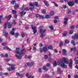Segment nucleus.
Masks as SVG:
<instances>
[{"label":"nucleus","mask_w":78,"mask_h":78,"mask_svg":"<svg viewBox=\"0 0 78 78\" xmlns=\"http://www.w3.org/2000/svg\"><path fill=\"white\" fill-rule=\"evenodd\" d=\"M43 2L45 4V5L46 6L48 7L49 6V5L48 4V2H47L45 0H44Z\"/></svg>","instance_id":"nucleus-13"},{"label":"nucleus","mask_w":78,"mask_h":78,"mask_svg":"<svg viewBox=\"0 0 78 78\" xmlns=\"http://www.w3.org/2000/svg\"><path fill=\"white\" fill-rule=\"evenodd\" d=\"M40 51L41 53H42L43 51V50H42V48H41L40 49Z\"/></svg>","instance_id":"nucleus-51"},{"label":"nucleus","mask_w":78,"mask_h":78,"mask_svg":"<svg viewBox=\"0 0 78 78\" xmlns=\"http://www.w3.org/2000/svg\"><path fill=\"white\" fill-rule=\"evenodd\" d=\"M73 30H70L69 32V34H73Z\"/></svg>","instance_id":"nucleus-32"},{"label":"nucleus","mask_w":78,"mask_h":78,"mask_svg":"<svg viewBox=\"0 0 78 78\" xmlns=\"http://www.w3.org/2000/svg\"><path fill=\"white\" fill-rule=\"evenodd\" d=\"M40 34V37H41V38H43V37H44L45 36L44 34Z\"/></svg>","instance_id":"nucleus-21"},{"label":"nucleus","mask_w":78,"mask_h":78,"mask_svg":"<svg viewBox=\"0 0 78 78\" xmlns=\"http://www.w3.org/2000/svg\"><path fill=\"white\" fill-rule=\"evenodd\" d=\"M33 64H34V63L33 62H32L30 64V66H32Z\"/></svg>","instance_id":"nucleus-56"},{"label":"nucleus","mask_w":78,"mask_h":78,"mask_svg":"<svg viewBox=\"0 0 78 78\" xmlns=\"http://www.w3.org/2000/svg\"><path fill=\"white\" fill-rule=\"evenodd\" d=\"M19 5H17L14 6V8L15 9H17V8H19Z\"/></svg>","instance_id":"nucleus-27"},{"label":"nucleus","mask_w":78,"mask_h":78,"mask_svg":"<svg viewBox=\"0 0 78 78\" xmlns=\"http://www.w3.org/2000/svg\"><path fill=\"white\" fill-rule=\"evenodd\" d=\"M39 16H40V15H39V14H36V17H39Z\"/></svg>","instance_id":"nucleus-59"},{"label":"nucleus","mask_w":78,"mask_h":78,"mask_svg":"<svg viewBox=\"0 0 78 78\" xmlns=\"http://www.w3.org/2000/svg\"><path fill=\"white\" fill-rule=\"evenodd\" d=\"M70 62L69 63V66L71 69H72V64H73V60H72V59H70Z\"/></svg>","instance_id":"nucleus-7"},{"label":"nucleus","mask_w":78,"mask_h":78,"mask_svg":"<svg viewBox=\"0 0 78 78\" xmlns=\"http://www.w3.org/2000/svg\"><path fill=\"white\" fill-rule=\"evenodd\" d=\"M4 33H5V37H8V32H4Z\"/></svg>","instance_id":"nucleus-18"},{"label":"nucleus","mask_w":78,"mask_h":78,"mask_svg":"<svg viewBox=\"0 0 78 78\" xmlns=\"http://www.w3.org/2000/svg\"><path fill=\"white\" fill-rule=\"evenodd\" d=\"M54 11H52L51 12V13H50V16H53L54 15Z\"/></svg>","instance_id":"nucleus-26"},{"label":"nucleus","mask_w":78,"mask_h":78,"mask_svg":"<svg viewBox=\"0 0 78 78\" xmlns=\"http://www.w3.org/2000/svg\"><path fill=\"white\" fill-rule=\"evenodd\" d=\"M24 10L25 11H29V9L27 7L24 9Z\"/></svg>","instance_id":"nucleus-37"},{"label":"nucleus","mask_w":78,"mask_h":78,"mask_svg":"<svg viewBox=\"0 0 78 78\" xmlns=\"http://www.w3.org/2000/svg\"><path fill=\"white\" fill-rule=\"evenodd\" d=\"M52 60V58H48V61L49 62H51V61Z\"/></svg>","instance_id":"nucleus-48"},{"label":"nucleus","mask_w":78,"mask_h":78,"mask_svg":"<svg viewBox=\"0 0 78 78\" xmlns=\"http://www.w3.org/2000/svg\"><path fill=\"white\" fill-rule=\"evenodd\" d=\"M62 45H63V43H62V42L61 41L59 44V45L60 47H61V46H62Z\"/></svg>","instance_id":"nucleus-38"},{"label":"nucleus","mask_w":78,"mask_h":78,"mask_svg":"<svg viewBox=\"0 0 78 78\" xmlns=\"http://www.w3.org/2000/svg\"><path fill=\"white\" fill-rule=\"evenodd\" d=\"M74 2L75 3H78V0H75Z\"/></svg>","instance_id":"nucleus-55"},{"label":"nucleus","mask_w":78,"mask_h":78,"mask_svg":"<svg viewBox=\"0 0 78 78\" xmlns=\"http://www.w3.org/2000/svg\"><path fill=\"white\" fill-rule=\"evenodd\" d=\"M47 45H45V47H44V48H43V51L44 52H46L47 51Z\"/></svg>","instance_id":"nucleus-12"},{"label":"nucleus","mask_w":78,"mask_h":78,"mask_svg":"<svg viewBox=\"0 0 78 78\" xmlns=\"http://www.w3.org/2000/svg\"><path fill=\"white\" fill-rule=\"evenodd\" d=\"M21 36L22 37H23L25 36V33H23L21 34Z\"/></svg>","instance_id":"nucleus-47"},{"label":"nucleus","mask_w":78,"mask_h":78,"mask_svg":"<svg viewBox=\"0 0 78 78\" xmlns=\"http://www.w3.org/2000/svg\"><path fill=\"white\" fill-rule=\"evenodd\" d=\"M4 75H8V73H4Z\"/></svg>","instance_id":"nucleus-62"},{"label":"nucleus","mask_w":78,"mask_h":78,"mask_svg":"<svg viewBox=\"0 0 78 78\" xmlns=\"http://www.w3.org/2000/svg\"><path fill=\"white\" fill-rule=\"evenodd\" d=\"M39 29L40 30V34H44L45 32L46 31V30H43L44 29V27L42 26H40L39 27Z\"/></svg>","instance_id":"nucleus-3"},{"label":"nucleus","mask_w":78,"mask_h":78,"mask_svg":"<svg viewBox=\"0 0 78 78\" xmlns=\"http://www.w3.org/2000/svg\"><path fill=\"white\" fill-rule=\"evenodd\" d=\"M31 27L32 28V30H34L33 32H34V34H35L37 32V30H36V27L34 26L33 25H31Z\"/></svg>","instance_id":"nucleus-4"},{"label":"nucleus","mask_w":78,"mask_h":78,"mask_svg":"<svg viewBox=\"0 0 78 78\" xmlns=\"http://www.w3.org/2000/svg\"><path fill=\"white\" fill-rule=\"evenodd\" d=\"M75 64H78V60L76 61L75 62Z\"/></svg>","instance_id":"nucleus-61"},{"label":"nucleus","mask_w":78,"mask_h":78,"mask_svg":"<svg viewBox=\"0 0 78 78\" xmlns=\"http://www.w3.org/2000/svg\"><path fill=\"white\" fill-rule=\"evenodd\" d=\"M53 65L54 66H57V63H56V62L55 61L53 62Z\"/></svg>","instance_id":"nucleus-25"},{"label":"nucleus","mask_w":78,"mask_h":78,"mask_svg":"<svg viewBox=\"0 0 78 78\" xmlns=\"http://www.w3.org/2000/svg\"><path fill=\"white\" fill-rule=\"evenodd\" d=\"M34 7H31L30 8V11H33V8H34Z\"/></svg>","instance_id":"nucleus-60"},{"label":"nucleus","mask_w":78,"mask_h":78,"mask_svg":"<svg viewBox=\"0 0 78 78\" xmlns=\"http://www.w3.org/2000/svg\"><path fill=\"white\" fill-rule=\"evenodd\" d=\"M19 33H16L15 34V36L16 37H18V36H19Z\"/></svg>","instance_id":"nucleus-23"},{"label":"nucleus","mask_w":78,"mask_h":78,"mask_svg":"<svg viewBox=\"0 0 78 78\" xmlns=\"http://www.w3.org/2000/svg\"><path fill=\"white\" fill-rule=\"evenodd\" d=\"M71 43L72 44H73V45H75V42L74 41H72Z\"/></svg>","instance_id":"nucleus-28"},{"label":"nucleus","mask_w":78,"mask_h":78,"mask_svg":"<svg viewBox=\"0 0 78 78\" xmlns=\"http://www.w3.org/2000/svg\"><path fill=\"white\" fill-rule=\"evenodd\" d=\"M68 4L69 6H73L74 5V3L73 2H68Z\"/></svg>","instance_id":"nucleus-11"},{"label":"nucleus","mask_w":78,"mask_h":78,"mask_svg":"<svg viewBox=\"0 0 78 78\" xmlns=\"http://www.w3.org/2000/svg\"><path fill=\"white\" fill-rule=\"evenodd\" d=\"M67 34V33H63V36H66V35Z\"/></svg>","instance_id":"nucleus-49"},{"label":"nucleus","mask_w":78,"mask_h":78,"mask_svg":"<svg viewBox=\"0 0 78 78\" xmlns=\"http://www.w3.org/2000/svg\"><path fill=\"white\" fill-rule=\"evenodd\" d=\"M65 21L64 23V25H67V21H68V18L65 17L64 18Z\"/></svg>","instance_id":"nucleus-10"},{"label":"nucleus","mask_w":78,"mask_h":78,"mask_svg":"<svg viewBox=\"0 0 78 78\" xmlns=\"http://www.w3.org/2000/svg\"><path fill=\"white\" fill-rule=\"evenodd\" d=\"M12 12H13V14H16V12H17V11L13 10L12 11Z\"/></svg>","instance_id":"nucleus-33"},{"label":"nucleus","mask_w":78,"mask_h":78,"mask_svg":"<svg viewBox=\"0 0 78 78\" xmlns=\"http://www.w3.org/2000/svg\"><path fill=\"white\" fill-rule=\"evenodd\" d=\"M7 69L9 71H11V68L10 69V68H8Z\"/></svg>","instance_id":"nucleus-64"},{"label":"nucleus","mask_w":78,"mask_h":78,"mask_svg":"<svg viewBox=\"0 0 78 78\" xmlns=\"http://www.w3.org/2000/svg\"><path fill=\"white\" fill-rule=\"evenodd\" d=\"M6 49L7 50H9V51H11V49L10 48H9L8 47L6 46Z\"/></svg>","instance_id":"nucleus-29"},{"label":"nucleus","mask_w":78,"mask_h":78,"mask_svg":"<svg viewBox=\"0 0 78 78\" xmlns=\"http://www.w3.org/2000/svg\"><path fill=\"white\" fill-rule=\"evenodd\" d=\"M48 48L50 50H53V47L51 45H50L48 46Z\"/></svg>","instance_id":"nucleus-20"},{"label":"nucleus","mask_w":78,"mask_h":78,"mask_svg":"<svg viewBox=\"0 0 78 78\" xmlns=\"http://www.w3.org/2000/svg\"><path fill=\"white\" fill-rule=\"evenodd\" d=\"M7 65H9V66H11L12 67H11V70H14V69H15V68L14 67L15 66V65L8 64H7Z\"/></svg>","instance_id":"nucleus-5"},{"label":"nucleus","mask_w":78,"mask_h":78,"mask_svg":"<svg viewBox=\"0 0 78 78\" xmlns=\"http://www.w3.org/2000/svg\"><path fill=\"white\" fill-rule=\"evenodd\" d=\"M69 41L67 40H66L65 41V43H66V44H69Z\"/></svg>","instance_id":"nucleus-31"},{"label":"nucleus","mask_w":78,"mask_h":78,"mask_svg":"<svg viewBox=\"0 0 78 78\" xmlns=\"http://www.w3.org/2000/svg\"><path fill=\"white\" fill-rule=\"evenodd\" d=\"M8 24V26H7V27L8 28H11V27H12V23H7Z\"/></svg>","instance_id":"nucleus-8"},{"label":"nucleus","mask_w":78,"mask_h":78,"mask_svg":"<svg viewBox=\"0 0 78 78\" xmlns=\"http://www.w3.org/2000/svg\"><path fill=\"white\" fill-rule=\"evenodd\" d=\"M23 11H22L21 12H20V16L21 17H23Z\"/></svg>","instance_id":"nucleus-22"},{"label":"nucleus","mask_w":78,"mask_h":78,"mask_svg":"<svg viewBox=\"0 0 78 78\" xmlns=\"http://www.w3.org/2000/svg\"><path fill=\"white\" fill-rule=\"evenodd\" d=\"M57 72L59 73L60 74H62V71L61 70V69L59 68H58L57 69Z\"/></svg>","instance_id":"nucleus-14"},{"label":"nucleus","mask_w":78,"mask_h":78,"mask_svg":"<svg viewBox=\"0 0 78 78\" xmlns=\"http://www.w3.org/2000/svg\"><path fill=\"white\" fill-rule=\"evenodd\" d=\"M34 5H35L36 6H37V5H38V2H36L34 3Z\"/></svg>","instance_id":"nucleus-34"},{"label":"nucleus","mask_w":78,"mask_h":78,"mask_svg":"<svg viewBox=\"0 0 78 78\" xmlns=\"http://www.w3.org/2000/svg\"><path fill=\"white\" fill-rule=\"evenodd\" d=\"M43 70H45L46 71V72H47V71H48V69H47V67L46 66H43Z\"/></svg>","instance_id":"nucleus-17"},{"label":"nucleus","mask_w":78,"mask_h":78,"mask_svg":"<svg viewBox=\"0 0 78 78\" xmlns=\"http://www.w3.org/2000/svg\"><path fill=\"white\" fill-rule=\"evenodd\" d=\"M10 34H12V35H14V32L13 31H11L10 32Z\"/></svg>","instance_id":"nucleus-40"},{"label":"nucleus","mask_w":78,"mask_h":78,"mask_svg":"<svg viewBox=\"0 0 78 78\" xmlns=\"http://www.w3.org/2000/svg\"><path fill=\"white\" fill-rule=\"evenodd\" d=\"M49 28L51 29V30H53L54 28L52 26H49Z\"/></svg>","instance_id":"nucleus-45"},{"label":"nucleus","mask_w":78,"mask_h":78,"mask_svg":"<svg viewBox=\"0 0 78 78\" xmlns=\"http://www.w3.org/2000/svg\"><path fill=\"white\" fill-rule=\"evenodd\" d=\"M42 12L43 14H45V13H46V11L45 10H43L42 11Z\"/></svg>","instance_id":"nucleus-44"},{"label":"nucleus","mask_w":78,"mask_h":78,"mask_svg":"<svg viewBox=\"0 0 78 78\" xmlns=\"http://www.w3.org/2000/svg\"><path fill=\"white\" fill-rule=\"evenodd\" d=\"M11 3L12 5H14V4L15 5L16 4V1H12L11 2Z\"/></svg>","instance_id":"nucleus-15"},{"label":"nucleus","mask_w":78,"mask_h":78,"mask_svg":"<svg viewBox=\"0 0 78 78\" xmlns=\"http://www.w3.org/2000/svg\"><path fill=\"white\" fill-rule=\"evenodd\" d=\"M8 22H6L5 23V24L4 25V28H7V24H8Z\"/></svg>","instance_id":"nucleus-19"},{"label":"nucleus","mask_w":78,"mask_h":78,"mask_svg":"<svg viewBox=\"0 0 78 78\" xmlns=\"http://www.w3.org/2000/svg\"><path fill=\"white\" fill-rule=\"evenodd\" d=\"M72 39H75V36H72Z\"/></svg>","instance_id":"nucleus-63"},{"label":"nucleus","mask_w":78,"mask_h":78,"mask_svg":"<svg viewBox=\"0 0 78 78\" xmlns=\"http://www.w3.org/2000/svg\"><path fill=\"white\" fill-rule=\"evenodd\" d=\"M29 6H32V7H34V5H33L32 3H30Z\"/></svg>","instance_id":"nucleus-41"},{"label":"nucleus","mask_w":78,"mask_h":78,"mask_svg":"<svg viewBox=\"0 0 78 78\" xmlns=\"http://www.w3.org/2000/svg\"><path fill=\"white\" fill-rule=\"evenodd\" d=\"M62 51L63 52V53L62 54V55L63 56H66L67 55V51H66V50L65 49H62Z\"/></svg>","instance_id":"nucleus-6"},{"label":"nucleus","mask_w":78,"mask_h":78,"mask_svg":"<svg viewBox=\"0 0 78 78\" xmlns=\"http://www.w3.org/2000/svg\"><path fill=\"white\" fill-rule=\"evenodd\" d=\"M10 60V59H9V58H7V59H5V61H6V62H9V61Z\"/></svg>","instance_id":"nucleus-35"},{"label":"nucleus","mask_w":78,"mask_h":78,"mask_svg":"<svg viewBox=\"0 0 78 78\" xmlns=\"http://www.w3.org/2000/svg\"><path fill=\"white\" fill-rule=\"evenodd\" d=\"M42 69L41 68H39L38 69V72L39 73H41L42 72Z\"/></svg>","instance_id":"nucleus-42"},{"label":"nucleus","mask_w":78,"mask_h":78,"mask_svg":"<svg viewBox=\"0 0 78 78\" xmlns=\"http://www.w3.org/2000/svg\"><path fill=\"white\" fill-rule=\"evenodd\" d=\"M32 58V57H31V56H30V55H29L28 56V59H31V58Z\"/></svg>","instance_id":"nucleus-58"},{"label":"nucleus","mask_w":78,"mask_h":78,"mask_svg":"<svg viewBox=\"0 0 78 78\" xmlns=\"http://www.w3.org/2000/svg\"><path fill=\"white\" fill-rule=\"evenodd\" d=\"M44 19H48V18H50V16L48 15H47L44 17Z\"/></svg>","instance_id":"nucleus-24"},{"label":"nucleus","mask_w":78,"mask_h":78,"mask_svg":"<svg viewBox=\"0 0 78 78\" xmlns=\"http://www.w3.org/2000/svg\"><path fill=\"white\" fill-rule=\"evenodd\" d=\"M62 60L64 63H63L61 61H58V65L60 66L62 68H67V65L65 64V63L66 64H69V62L67 61L66 58L64 57L63 58Z\"/></svg>","instance_id":"nucleus-1"},{"label":"nucleus","mask_w":78,"mask_h":78,"mask_svg":"<svg viewBox=\"0 0 78 78\" xmlns=\"http://www.w3.org/2000/svg\"><path fill=\"white\" fill-rule=\"evenodd\" d=\"M57 22H58V21L56 20H55L54 21V23H57Z\"/></svg>","instance_id":"nucleus-53"},{"label":"nucleus","mask_w":78,"mask_h":78,"mask_svg":"<svg viewBox=\"0 0 78 78\" xmlns=\"http://www.w3.org/2000/svg\"><path fill=\"white\" fill-rule=\"evenodd\" d=\"M74 77L75 78H78V76L77 75H75L74 76Z\"/></svg>","instance_id":"nucleus-50"},{"label":"nucleus","mask_w":78,"mask_h":78,"mask_svg":"<svg viewBox=\"0 0 78 78\" xmlns=\"http://www.w3.org/2000/svg\"><path fill=\"white\" fill-rule=\"evenodd\" d=\"M26 51H25V49H23L21 50L20 51L21 54H20L19 55H18L17 54L15 55L16 58H17L19 59H22V57L23 56H24V53H25Z\"/></svg>","instance_id":"nucleus-2"},{"label":"nucleus","mask_w":78,"mask_h":78,"mask_svg":"<svg viewBox=\"0 0 78 78\" xmlns=\"http://www.w3.org/2000/svg\"><path fill=\"white\" fill-rule=\"evenodd\" d=\"M6 17L7 18V19H8V20H9L11 19V18L12 17V16H11V15H10L6 16Z\"/></svg>","instance_id":"nucleus-16"},{"label":"nucleus","mask_w":78,"mask_h":78,"mask_svg":"<svg viewBox=\"0 0 78 78\" xmlns=\"http://www.w3.org/2000/svg\"><path fill=\"white\" fill-rule=\"evenodd\" d=\"M19 51H20V48H16V51H15V52L16 54H18V55L20 54Z\"/></svg>","instance_id":"nucleus-9"},{"label":"nucleus","mask_w":78,"mask_h":78,"mask_svg":"<svg viewBox=\"0 0 78 78\" xmlns=\"http://www.w3.org/2000/svg\"><path fill=\"white\" fill-rule=\"evenodd\" d=\"M19 76H20V77H23V74H21L19 75Z\"/></svg>","instance_id":"nucleus-52"},{"label":"nucleus","mask_w":78,"mask_h":78,"mask_svg":"<svg viewBox=\"0 0 78 78\" xmlns=\"http://www.w3.org/2000/svg\"><path fill=\"white\" fill-rule=\"evenodd\" d=\"M39 17L41 18V19H44V16L42 15H40L39 16Z\"/></svg>","instance_id":"nucleus-39"},{"label":"nucleus","mask_w":78,"mask_h":78,"mask_svg":"<svg viewBox=\"0 0 78 78\" xmlns=\"http://www.w3.org/2000/svg\"><path fill=\"white\" fill-rule=\"evenodd\" d=\"M44 57H45V58L46 59H47V58H48V56H47V55H44Z\"/></svg>","instance_id":"nucleus-54"},{"label":"nucleus","mask_w":78,"mask_h":78,"mask_svg":"<svg viewBox=\"0 0 78 78\" xmlns=\"http://www.w3.org/2000/svg\"><path fill=\"white\" fill-rule=\"evenodd\" d=\"M44 77H45V78H50V76L48 75H44Z\"/></svg>","instance_id":"nucleus-30"},{"label":"nucleus","mask_w":78,"mask_h":78,"mask_svg":"<svg viewBox=\"0 0 78 78\" xmlns=\"http://www.w3.org/2000/svg\"><path fill=\"white\" fill-rule=\"evenodd\" d=\"M75 37L76 38V39H78V34L77 35H75Z\"/></svg>","instance_id":"nucleus-57"},{"label":"nucleus","mask_w":78,"mask_h":78,"mask_svg":"<svg viewBox=\"0 0 78 78\" xmlns=\"http://www.w3.org/2000/svg\"><path fill=\"white\" fill-rule=\"evenodd\" d=\"M74 28V26L73 25H71L70 27V29H72V30H73Z\"/></svg>","instance_id":"nucleus-43"},{"label":"nucleus","mask_w":78,"mask_h":78,"mask_svg":"<svg viewBox=\"0 0 78 78\" xmlns=\"http://www.w3.org/2000/svg\"><path fill=\"white\" fill-rule=\"evenodd\" d=\"M46 66L47 67H50V63H48L46 64Z\"/></svg>","instance_id":"nucleus-46"},{"label":"nucleus","mask_w":78,"mask_h":78,"mask_svg":"<svg viewBox=\"0 0 78 78\" xmlns=\"http://www.w3.org/2000/svg\"><path fill=\"white\" fill-rule=\"evenodd\" d=\"M29 64H30L29 63H27L25 65V66L26 67H28V66H29Z\"/></svg>","instance_id":"nucleus-36"}]
</instances>
